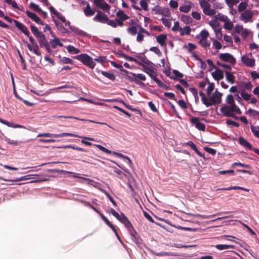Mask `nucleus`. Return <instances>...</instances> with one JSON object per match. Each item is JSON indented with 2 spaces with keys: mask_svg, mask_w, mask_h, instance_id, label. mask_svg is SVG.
Returning a JSON list of instances; mask_svg holds the SVG:
<instances>
[{
  "mask_svg": "<svg viewBox=\"0 0 259 259\" xmlns=\"http://www.w3.org/2000/svg\"><path fill=\"white\" fill-rule=\"evenodd\" d=\"M247 6V3L246 2H242L239 4L238 6V11L239 12H242L245 11Z\"/></svg>",
  "mask_w": 259,
  "mask_h": 259,
  "instance_id": "42",
  "label": "nucleus"
},
{
  "mask_svg": "<svg viewBox=\"0 0 259 259\" xmlns=\"http://www.w3.org/2000/svg\"><path fill=\"white\" fill-rule=\"evenodd\" d=\"M55 23L58 29L60 30L62 33H65L67 32V30L64 28L61 23H59L57 20H55Z\"/></svg>",
  "mask_w": 259,
  "mask_h": 259,
  "instance_id": "40",
  "label": "nucleus"
},
{
  "mask_svg": "<svg viewBox=\"0 0 259 259\" xmlns=\"http://www.w3.org/2000/svg\"><path fill=\"white\" fill-rule=\"evenodd\" d=\"M181 20L186 24H190L192 22V18L187 15H182L181 17Z\"/></svg>",
  "mask_w": 259,
  "mask_h": 259,
  "instance_id": "48",
  "label": "nucleus"
},
{
  "mask_svg": "<svg viewBox=\"0 0 259 259\" xmlns=\"http://www.w3.org/2000/svg\"><path fill=\"white\" fill-rule=\"evenodd\" d=\"M60 61L64 64H72V60L67 57H63L61 59Z\"/></svg>",
  "mask_w": 259,
  "mask_h": 259,
  "instance_id": "61",
  "label": "nucleus"
},
{
  "mask_svg": "<svg viewBox=\"0 0 259 259\" xmlns=\"http://www.w3.org/2000/svg\"><path fill=\"white\" fill-rule=\"evenodd\" d=\"M220 110L223 115L226 117L232 116V112H235L238 114H240L241 113V110L237 106H230L224 105L221 107Z\"/></svg>",
  "mask_w": 259,
  "mask_h": 259,
  "instance_id": "2",
  "label": "nucleus"
},
{
  "mask_svg": "<svg viewBox=\"0 0 259 259\" xmlns=\"http://www.w3.org/2000/svg\"><path fill=\"white\" fill-rule=\"evenodd\" d=\"M219 57L221 61H224L231 64H234L236 62L235 58L229 53H221Z\"/></svg>",
  "mask_w": 259,
  "mask_h": 259,
  "instance_id": "11",
  "label": "nucleus"
},
{
  "mask_svg": "<svg viewBox=\"0 0 259 259\" xmlns=\"http://www.w3.org/2000/svg\"><path fill=\"white\" fill-rule=\"evenodd\" d=\"M217 20V19L215 18V19L211 20L209 22V24L213 29L220 26L219 23L218 22Z\"/></svg>",
  "mask_w": 259,
  "mask_h": 259,
  "instance_id": "49",
  "label": "nucleus"
},
{
  "mask_svg": "<svg viewBox=\"0 0 259 259\" xmlns=\"http://www.w3.org/2000/svg\"><path fill=\"white\" fill-rule=\"evenodd\" d=\"M129 74H131L133 76H135L141 80H145L146 76L143 74H136L133 72H130Z\"/></svg>",
  "mask_w": 259,
  "mask_h": 259,
  "instance_id": "52",
  "label": "nucleus"
},
{
  "mask_svg": "<svg viewBox=\"0 0 259 259\" xmlns=\"http://www.w3.org/2000/svg\"><path fill=\"white\" fill-rule=\"evenodd\" d=\"M241 97L245 101H248L250 100L251 98V95L245 92H242L241 93Z\"/></svg>",
  "mask_w": 259,
  "mask_h": 259,
  "instance_id": "54",
  "label": "nucleus"
},
{
  "mask_svg": "<svg viewBox=\"0 0 259 259\" xmlns=\"http://www.w3.org/2000/svg\"><path fill=\"white\" fill-rule=\"evenodd\" d=\"M253 12L249 10H246L241 14L239 19L244 23L252 22V18L253 17Z\"/></svg>",
  "mask_w": 259,
  "mask_h": 259,
  "instance_id": "10",
  "label": "nucleus"
},
{
  "mask_svg": "<svg viewBox=\"0 0 259 259\" xmlns=\"http://www.w3.org/2000/svg\"><path fill=\"white\" fill-rule=\"evenodd\" d=\"M106 23L108 25H109L114 28H115L117 26L116 20H110V19H109V18H108V20L107 21Z\"/></svg>",
  "mask_w": 259,
  "mask_h": 259,
  "instance_id": "63",
  "label": "nucleus"
},
{
  "mask_svg": "<svg viewBox=\"0 0 259 259\" xmlns=\"http://www.w3.org/2000/svg\"><path fill=\"white\" fill-rule=\"evenodd\" d=\"M199 95L203 104L208 107L221 103L223 94L219 92L218 89H216L213 93L208 95V98L205 97V94L202 92L199 93Z\"/></svg>",
  "mask_w": 259,
  "mask_h": 259,
  "instance_id": "1",
  "label": "nucleus"
},
{
  "mask_svg": "<svg viewBox=\"0 0 259 259\" xmlns=\"http://www.w3.org/2000/svg\"><path fill=\"white\" fill-rule=\"evenodd\" d=\"M108 18V17L105 14L102 13L101 11H98V14L94 17L93 20L102 23H106Z\"/></svg>",
  "mask_w": 259,
  "mask_h": 259,
  "instance_id": "15",
  "label": "nucleus"
},
{
  "mask_svg": "<svg viewBox=\"0 0 259 259\" xmlns=\"http://www.w3.org/2000/svg\"><path fill=\"white\" fill-rule=\"evenodd\" d=\"M14 22L15 23V26L20 30L24 34H25L27 36H29L30 34V32L27 29V28L23 24L20 23L17 20H14Z\"/></svg>",
  "mask_w": 259,
  "mask_h": 259,
  "instance_id": "18",
  "label": "nucleus"
},
{
  "mask_svg": "<svg viewBox=\"0 0 259 259\" xmlns=\"http://www.w3.org/2000/svg\"><path fill=\"white\" fill-rule=\"evenodd\" d=\"M5 1L9 5L12 6V7L14 9H18L19 8L16 4V3L13 0H5Z\"/></svg>",
  "mask_w": 259,
  "mask_h": 259,
  "instance_id": "57",
  "label": "nucleus"
},
{
  "mask_svg": "<svg viewBox=\"0 0 259 259\" xmlns=\"http://www.w3.org/2000/svg\"><path fill=\"white\" fill-rule=\"evenodd\" d=\"M191 32V28L189 26H186L183 28H181L179 32L181 35H189Z\"/></svg>",
  "mask_w": 259,
  "mask_h": 259,
  "instance_id": "30",
  "label": "nucleus"
},
{
  "mask_svg": "<svg viewBox=\"0 0 259 259\" xmlns=\"http://www.w3.org/2000/svg\"><path fill=\"white\" fill-rule=\"evenodd\" d=\"M140 6L142 9L145 11L148 10V4L145 0H141Z\"/></svg>",
  "mask_w": 259,
  "mask_h": 259,
  "instance_id": "62",
  "label": "nucleus"
},
{
  "mask_svg": "<svg viewBox=\"0 0 259 259\" xmlns=\"http://www.w3.org/2000/svg\"><path fill=\"white\" fill-rule=\"evenodd\" d=\"M167 38V36L165 34H160L156 37L157 41L161 46H165V40Z\"/></svg>",
  "mask_w": 259,
  "mask_h": 259,
  "instance_id": "27",
  "label": "nucleus"
},
{
  "mask_svg": "<svg viewBox=\"0 0 259 259\" xmlns=\"http://www.w3.org/2000/svg\"><path fill=\"white\" fill-rule=\"evenodd\" d=\"M66 136H70L73 137H80V136L69 133H63L59 134H51L49 133L39 134L37 135V137H54V138H59V137H63Z\"/></svg>",
  "mask_w": 259,
  "mask_h": 259,
  "instance_id": "8",
  "label": "nucleus"
},
{
  "mask_svg": "<svg viewBox=\"0 0 259 259\" xmlns=\"http://www.w3.org/2000/svg\"><path fill=\"white\" fill-rule=\"evenodd\" d=\"M250 75L253 79H259V72L253 71L250 72Z\"/></svg>",
  "mask_w": 259,
  "mask_h": 259,
  "instance_id": "64",
  "label": "nucleus"
},
{
  "mask_svg": "<svg viewBox=\"0 0 259 259\" xmlns=\"http://www.w3.org/2000/svg\"><path fill=\"white\" fill-rule=\"evenodd\" d=\"M80 137H80V138L83 139V140H82L81 141V143L82 144H84L87 146H91L93 145V144L90 142L85 141V140H88L92 141H95V139L93 138L87 137H81V136H80Z\"/></svg>",
  "mask_w": 259,
  "mask_h": 259,
  "instance_id": "38",
  "label": "nucleus"
},
{
  "mask_svg": "<svg viewBox=\"0 0 259 259\" xmlns=\"http://www.w3.org/2000/svg\"><path fill=\"white\" fill-rule=\"evenodd\" d=\"M201 8L204 14L207 16H212L215 14V11L210 8V5L205 0H198Z\"/></svg>",
  "mask_w": 259,
  "mask_h": 259,
  "instance_id": "7",
  "label": "nucleus"
},
{
  "mask_svg": "<svg viewBox=\"0 0 259 259\" xmlns=\"http://www.w3.org/2000/svg\"><path fill=\"white\" fill-rule=\"evenodd\" d=\"M196 48V46L192 43H188L184 46V49L187 50L189 53H192L193 51Z\"/></svg>",
  "mask_w": 259,
  "mask_h": 259,
  "instance_id": "31",
  "label": "nucleus"
},
{
  "mask_svg": "<svg viewBox=\"0 0 259 259\" xmlns=\"http://www.w3.org/2000/svg\"><path fill=\"white\" fill-rule=\"evenodd\" d=\"M209 35L208 32L204 29L202 30L197 36L199 39H206Z\"/></svg>",
  "mask_w": 259,
  "mask_h": 259,
  "instance_id": "34",
  "label": "nucleus"
},
{
  "mask_svg": "<svg viewBox=\"0 0 259 259\" xmlns=\"http://www.w3.org/2000/svg\"><path fill=\"white\" fill-rule=\"evenodd\" d=\"M68 52L72 54H77L79 53V50L72 46H68L66 47Z\"/></svg>",
  "mask_w": 259,
  "mask_h": 259,
  "instance_id": "37",
  "label": "nucleus"
},
{
  "mask_svg": "<svg viewBox=\"0 0 259 259\" xmlns=\"http://www.w3.org/2000/svg\"><path fill=\"white\" fill-rule=\"evenodd\" d=\"M94 146H95L96 147H97V148H98L100 150L102 151L103 152L106 153H107V154H110L111 153H112L113 154L119 157H122L124 159H125L127 160V162L130 164L132 162H131V159H130L129 157H128L127 156H124L122 154H121V153H117V152H112L111 151L107 149V148H105L104 147L102 146V145H96V144H94Z\"/></svg>",
  "mask_w": 259,
  "mask_h": 259,
  "instance_id": "9",
  "label": "nucleus"
},
{
  "mask_svg": "<svg viewBox=\"0 0 259 259\" xmlns=\"http://www.w3.org/2000/svg\"><path fill=\"white\" fill-rule=\"evenodd\" d=\"M119 55L120 56H122L123 57H124L125 59H126V60L130 61H133V62H135L136 63L139 64L140 62V61H138L137 59L132 57H130V56H128L125 54H119Z\"/></svg>",
  "mask_w": 259,
  "mask_h": 259,
  "instance_id": "45",
  "label": "nucleus"
},
{
  "mask_svg": "<svg viewBox=\"0 0 259 259\" xmlns=\"http://www.w3.org/2000/svg\"><path fill=\"white\" fill-rule=\"evenodd\" d=\"M233 28L234 32L238 34H240L243 29V26L240 24L235 25Z\"/></svg>",
  "mask_w": 259,
  "mask_h": 259,
  "instance_id": "50",
  "label": "nucleus"
},
{
  "mask_svg": "<svg viewBox=\"0 0 259 259\" xmlns=\"http://www.w3.org/2000/svg\"><path fill=\"white\" fill-rule=\"evenodd\" d=\"M39 39V43L41 47H44L47 51L51 53L52 52L50 45L48 41L46 39V38L44 34H42L38 38Z\"/></svg>",
  "mask_w": 259,
  "mask_h": 259,
  "instance_id": "12",
  "label": "nucleus"
},
{
  "mask_svg": "<svg viewBox=\"0 0 259 259\" xmlns=\"http://www.w3.org/2000/svg\"><path fill=\"white\" fill-rule=\"evenodd\" d=\"M29 7L30 8H31L32 9L34 10L36 12L41 11V9L39 7V6L33 2L30 3Z\"/></svg>",
  "mask_w": 259,
  "mask_h": 259,
  "instance_id": "58",
  "label": "nucleus"
},
{
  "mask_svg": "<svg viewBox=\"0 0 259 259\" xmlns=\"http://www.w3.org/2000/svg\"><path fill=\"white\" fill-rule=\"evenodd\" d=\"M83 4H86L85 2H82ZM83 12L85 16L89 17L94 15L95 11L92 10L88 3H87L86 7L83 9Z\"/></svg>",
  "mask_w": 259,
  "mask_h": 259,
  "instance_id": "21",
  "label": "nucleus"
},
{
  "mask_svg": "<svg viewBox=\"0 0 259 259\" xmlns=\"http://www.w3.org/2000/svg\"><path fill=\"white\" fill-rule=\"evenodd\" d=\"M250 128L254 136L259 138V126L251 125Z\"/></svg>",
  "mask_w": 259,
  "mask_h": 259,
  "instance_id": "46",
  "label": "nucleus"
},
{
  "mask_svg": "<svg viewBox=\"0 0 259 259\" xmlns=\"http://www.w3.org/2000/svg\"><path fill=\"white\" fill-rule=\"evenodd\" d=\"M27 15L33 21L35 22L38 24L44 25L42 21L41 20L40 18L38 17L35 13L30 12L28 11L26 12Z\"/></svg>",
  "mask_w": 259,
  "mask_h": 259,
  "instance_id": "20",
  "label": "nucleus"
},
{
  "mask_svg": "<svg viewBox=\"0 0 259 259\" xmlns=\"http://www.w3.org/2000/svg\"><path fill=\"white\" fill-rule=\"evenodd\" d=\"M97 71L99 73H101L103 76L111 80H114L115 79V76L112 73L104 71H101L98 69H97Z\"/></svg>",
  "mask_w": 259,
  "mask_h": 259,
  "instance_id": "25",
  "label": "nucleus"
},
{
  "mask_svg": "<svg viewBox=\"0 0 259 259\" xmlns=\"http://www.w3.org/2000/svg\"><path fill=\"white\" fill-rule=\"evenodd\" d=\"M239 142L240 143L245 147V148H247L249 150H251L252 147L251 145L247 141H246L244 138H239Z\"/></svg>",
  "mask_w": 259,
  "mask_h": 259,
  "instance_id": "39",
  "label": "nucleus"
},
{
  "mask_svg": "<svg viewBox=\"0 0 259 259\" xmlns=\"http://www.w3.org/2000/svg\"><path fill=\"white\" fill-rule=\"evenodd\" d=\"M130 233V234L132 236V240L135 242L136 243H137V237L136 236V232L134 231V230H133V228L132 227V228H131L130 229H128Z\"/></svg>",
  "mask_w": 259,
  "mask_h": 259,
  "instance_id": "56",
  "label": "nucleus"
},
{
  "mask_svg": "<svg viewBox=\"0 0 259 259\" xmlns=\"http://www.w3.org/2000/svg\"><path fill=\"white\" fill-rule=\"evenodd\" d=\"M76 58L91 69H93L96 66V64L92 58L86 54L78 55L76 57Z\"/></svg>",
  "mask_w": 259,
  "mask_h": 259,
  "instance_id": "4",
  "label": "nucleus"
},
{
  "mask_svg": "<svg viewBox=\"0 0 259 259\" xmlns=\"http://www.w3.org/2000/svg\"><path fill=\"white\" fill-rule=\"evenodd\" d=\"M227 191L231 190H242L248 192L249 191V189H245L244 188L239 187V186H233L228 187L227 189Z\"/></svg>",
  "mask_w": 259,
  "mask_h": 259,
  "instance_id": "53",
  "label": "nucleus"
},
{
  "mask_svg": "<svg viewBox=\"0 0 259 259\" xmlns=\"http://www.w3.org/2000/svg\"><path fill=\"white\" fill-rule=\"evenodd\" d=\"M241 60L242 62L247 67H253L255 65V60L253 58H249L247 56L241 57Z\"/></svg>",
  "mask_w": 259,
  "mask_h": 259,
  "instance_id": "14",
  "label": "nucleus"
},
{
  "mask_svg": "<svg viewBox=\"0 0 259 259\" xmlns=\"http://www.w3.org/2000/svg\"><path fill=\"white\" fill-rule=\"evenodd\" d=\"M127 31L131 34L135 35L137 32V29L136 27H135V26H132V27H129V28H127Z\"/></svg>",
  "mask_w": 259,
  "mask_h": 259,
  "instance_id": "59",
  "label": "nucleus"
},
{
  "mask_svg": "<svg viewBox=\"0 0 259 259\" xmlns=\"http://www.w3.org/2000/svg\"><path fill=\"white\" fill-rule=\"evenodd\" d=\"M31 30L34 35L37 38L43 34L38 30L37 28L35 26L33 25H31Z\"/></svg>",
  "mask_w": 259,
  "mask_h": 259,
  "instance_id": "41",
  "label": "nucleus"
},
{
  "mask_svg": "<svg viewBox=\"0 0 259 259\" xmlns=\"http://www.w3.org/2000/svg\"><path fill=\"white\" fill-rule=\"evenodd\" d=\"M94 4L104 11L108 12L110 6L105 2V0H94Z\"/></svg>",
  "mask_w": 259,
  "mask_h": 259,
  "instance_id": "13",
  "label": "nucleus"
},
{
  "mask_svg": "<svg viewBox=\"0 0 259 259\" xmlns=\"http://www.w3.org/2000/svg\"><path fill=\"white\" fill-rule=\"evenodd\" d=\"M193 6L194 4L192 3L187 1L185 2L184 5L180 7L179 10L181 12L187 13L190 11Z\"/></svg>",
  "mask_w": 259,
  "mask_h": 259,
  "instance_id": "16",
  "label": "nucleus"
},
{
  "mask_svg": "<svg viewBox=\"0 0 259 259\" xmlns=\"http://www.w3.org/2000/svg\"><path fill=\"white\" fill-rule=\"evenodd\" d=\"M143 33H145L148 34V32L146 31L144 28H141L140 31L138 33L137 37V40L139 42H141L143 40L144 38V35L142 34Z\"/></svg>",
  "mask_w": 259,
  "mask_h": 259,
  "instance_id": "36",
  "label": "nucleus"
},
{
  "mask_svg": "<svg viewBox=\"0 0 259 259\" xmlns=\"http://www.w3.org/2000/svg\"><path fill=\"white\" fill-rule=\"evenodd\" d=\"M137 58L141 61L140 62L144 64V65H148L151 62L145 57L138 56Z\"/></svg>",
  "mask_w": 259,
  "mask_h": 259,
  "instance_id": "51",
  "label": "nucleus"
},
{
  "mask_svg": "<svg viewBox=\"0 0 259 259\" xmlns=\"http://www.w3.org/2000/svg\"><path fill=\"white\" fill-rule=\"evenodd\" d=\"M199 43L201 46L203 47L206 48L208 47L210 45V43L208 42L206 39H199Z\"/></svg>",
  "mask_w": 259,
  "mask_h": 259,
  "instance_id": "60",
  "label": "nucleus"
},
{
  "mask_svg": "<svg viewBox=\"0 0 259 259\" xmlns=\"http://www.w3.org/2000/svg\"><path fill=\"white\" fill-rule=\"evenodd\" d=\"M64 23H65L66 26H68L69 27V28L72 31L75 32V33L78 34H82L83 33V32L82 30L79 29L78 28H77L74 26H71L70 23L69 21H66V22H64Z\"/></svg>",
  "mask_w": 259,
  "mask_h": 259,
  "instance_id": "26",
  "label": "nucleus"
},
{
  "mask_svg": "<svg viewBox=\"0 0 259 259\" xmlns=\"http://www.w3.org/2000/svg\"><path fill=\"white\" fill-rule=\"evenodd\" d=\"M139 65L143 67V70L148 74L152 80H154L157 78L155 72L156 69L153 66L152 62L148 65H144L140 62Z\"/></svg>",
  "mask_w": 259,
  "mask_h": 259,
  "instance_id": "5",
  "label": "nucleus"
},
{
  "mask_svg": "<svg viewBox=\"0 0 259 259\" xmlns=\"http://www.w3.org/2000/svg\"><path fill=\"white\" fill-rule=\"evenodd\" d=\"M116 16L122 20H125L128 18L127 15L122 11H118L116 14Z\"/></svg>",
  "mask_w": 259,
  "mask_h": 259,
  "instance_id": "43",
  "label": "nucleus"
},
{
  "mask_svg": "<svg viewBox=\"0 0 259 259\" xmlns=\"http://www.w3.org/2000/svg\"><path fill=\"white\" fill-rule=\"evenodd\" d=\"M111 64L112 66L118 68L119 69V70L122 72L125 73H129L130 72L127 71L126 70L124 69L123 67V66L121 65L118 64L116 63L115 62L111 61Z\"/></svg>",
  "mask_w": 259,
  "mask_h": 259,
  "instance_id": "33",
  "label": "nucleus"
},
{
  "mask_svg": "<svg viewBox=\"0 0 259 259\" xmlns=\"http://www.w3.org/2000/svg\"><path fill=\"white\" fill-rule=\"evenodd\" d=\"M221 26L215 28V29H213L216 36V38L218 39H221L222 38V34L221 32Z\"/></svg>",
  "mask_w": 259,
  "mask_h": 259,
  "instance_id": "44",
  "label": "nucleus"
},
{
  "mask_svg": "<svg viewBox=\"0 0 259 259\" xmlns=\"http://www.w3.org/2000/svg\"><path fill=\"white\" fill-rule=\"evenodd\" d=\"M226 78L228 82H230L231 84H233L235 82V76L233 75V73L229 72H225Z\"/></svg>",
  "mask_w": 259,
  "mask_h": 259,
  "instance_id": "29",
  "label": "nucleus"
},
{
  "mask_svg": "<svg viewBox=\"0 0 259 259\" xmlns=\"http://www.w3.org/2000/svg\"><path fill=\"white\" fill-rule=\"evenodd\" d=\"M161 20L163 24L165 26H166L168 28H169L171 26V22L169 20H168L165 18H161Z\"/></svg>",
  "mask_w": 259,
  "mask_h": 259,
  "instance_id": "55",
  "label": "nucleus"
},
{
  "mask_svg": "<svg viewBox=\"0 0 259 259\" xmlns=\"http://www.w3.org/2000/svg\"><path fill=\"white\" fill-rule=\"evenodd\" d=\"M39 175H37V174H35V175H26V176H22L21 177H20L19 178H17L16 179H14V180H10V179H3V178H0L1 179H2L4 181H6V182H19V181H26V180H30L31 179V176H35V177H38Z\"/></svg>",
  "mask_w": 259,
  "mask_h": 259,
  "instance_id": "19",
  "label": "nucleus"
},
{
  "mask_svg": "<svg viewBox=\"0 0 259 259\" xmlns=\"http://www.w3.org/2000/svg\"><path fill=\"white\" fill-rule=\"evenodd\" d=\"M0 122L7 125L9 127H11L13 128H25V127L20 125V124H15L13 122H8L6 120H3L2 118H0Z\"/></svg>",
  "mask_w": 259,
  "mask_h": 259,
  "instance_id": "22",
  "label": "nucleus"
},
{
  "mask_svg": "<svg viewBox=\"0 0 259 259\" xmlns=\"http://www.w3.org/2000/svg\"><path fill=\"white\" fill-rule=\"evenodd\" d=\"M226 103L228 104V106H236L235 103V101L233 97L231 95H228L226 99Z\"/></svg>",
  "mask_w": 259,
  "mask_h": 259,
  "instance_id": "35",
  "label": "nucleus"
},
{
  "mask_svg": "<svg viewBox=\"0 0 259 259\" xmlns=\"http://www.w3.org/2000/svg\"><path fill=\"white\" fill-rule=\"evenodd\" d=\"M214 18L224 23V28L226 30L230 31L233 28V23L228 16L221 13H218L215 15Z\"/></svg>",
  "mask_w": 259,
  "mask_h": 259,
  "instance_id": "3",
  "label": "nucleus"
},
{
  "mask_svg": "<svg viewBox=\"0 0 259 259\" xmlns=\"http://www.w3.org/2000/svg\"><path fill=\"white\" fill-rule=\"evenodd\" d=\"M212 76L216 80H220L224 78V73L222 71L216 69L211 73Z\"/></svg>",
  "mask_w": 259,
  "mask_h": 259,
  "instance_id": "23",
  "label": "nucleus"
},
{
  "mask_svg": "<svg viewBox=\"0 0 259 259\" xmlns=\"http://www.w3.org/2000/svg\"><path fill=\"white\" fill-rule=\"evenodd\" d=\"M234 247V245L226 244H218L215 246V248L220 250H225L228 249H233Z\"/></svg>",
  "mask_w": 259,
  "mask_h": 259,
  "instance_id": "32",
  "label": "nucleus"
},
{
  "mask_svg": "<svg viewBox=\"0 0 259 259\" xmlns=\"http://www.w3.org/2000/svg\"><path fill=\"white\" fill-rule=\"evenodd\" d=\"M111 213L114 215L118 220L121 222L127 229L132 228V224L128 220L127 218L123 214H121L120 215L117 212H116L113 209H111Z\"/></svg>",
  "mask_w": 259,
  "mask_h": 259,
  "instance_id": "6",
  "label": "nucleus"
},
{
  "mask_svg": "<svg viewBox=\"0 0 259 259\" xmlns=\"http://www.w3.org/2000/svg\"><path fill=\"white\" fill-rule=\"evenodd\" d=\"M50 45L52 46V47L54 49L56 48L57 46L60 47H63V45L62 42H61L59 40V39L55 37V38H53L50 40Z\"/></svg>",
  "mask_w": 259,
  "mask_h": 259,
  "instance_id": "28",
  "label": "nucleus"
},
{
  "mask_svg": "<svg viewBox=\"0 0 259 259\" xmlns=\"http://www.w3.org/2000/svg\"><path fill=\"white\" fill-rule=\"evenodd\" d=\"M208 85L206 89V94L207 96L212 93V92L214 89V84L213 83L208 82Z\"/></svg>",
  "mask_w": 259,
  "mask_h": 259,
  "instance_id": "47",
  "label": "nucleus"
},
{
  "mask_svg": "<svg viewBox=\"0 0 259 259\" xmlns=\"http://www.w3.org/2000/svg\"><path fill=\"white\" fill-rule=\"evenodd\" d=\"M190 121L192 123L195 125V127L201 131H204L205 128V125L200 122L199 119L197 117H193L191 119Z\"/></svg>",
  "mask_w": 259,
  "mask_h": 259,
  "instance_id": "17",
  "label": "nucleus"
},
{
  "mask_svg": "<svg viewBox=\"0 0 259 259\" xmlns=\"http://www.w3.org/2000/svg\"><path fill=\"white\" fill-rule=\"evenodd\" d=\"M27 47L30 51L33 52L35 55L37 56H40L41 55L37 44L31 45L29 44H27Z\"/></svg>",
  "mask_w": 259,
  "mask_h": 259,
  "instance_id": "24",
  "label": "nucleus"
}]
</instances>
